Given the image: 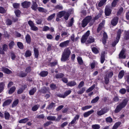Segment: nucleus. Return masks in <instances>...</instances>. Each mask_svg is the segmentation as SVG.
I'll return each mask as SVG.
<instances>
[{"label":"nucleus","instance_id":"nucleus-60","mask_svg":"<svg viewBox=\"0 0 129 129\" xmlns=\"http://www.w3.org/2000/svg\"><path fill=\"white\" fill-rule=\"evenodd\" d=\"M14 45V43L13 41H11L9 44V46L10 49H12Z\"/></svg>","mask_w":129,"mask_h":129},{"label":"nucleus","instance_id":"nucleus-64","mask_svg":"<svg viewBox=\"0 0 129 129\" xmlns=\"http://www.w3.org/2000/svg\"><path fill=\"white\" fill-rule=\"evenodd\" d=\"M106 121L108 122L111 123L112 121V119L110 117H108L106 118Z\"/></svg>","mask_w":129,"mask_h":129},{"label":"nucleus","instance_id":"nucleus-1","mask_svg":"<svg viewBox=\"0 0 129 129\" xmlns=\"http://www.w3.org/2000/svg\"><path fill=\"white\" fill-rule=\"evenodd\" d=\"M71 51L69 48L65 49L62 53L61 60L62 61L65 62L69 59Z\"/></svg>","mask_w":129,"mask_h":129},{"label":"nucleus","instance_id":"nucleus-29","mask_svg":"<svg viewBox=\"0 0 129 129\" xmlns=\"http://www.w3.org/2000/svg\"><path fill=\"white\" fill-rule=\"evenodd\" d=\"M76 82L72 81L69 82L67 84V86H72L76 85Z\"/></svg>","mask_w":129,"mask_h":129},{"label":"nucleus","instance_id":"nucleus-36","mask_svg":"<svg viewBox=\"0 0 129 129\" xmlns=\"http://www.w3.org/2000/svg\"><path fill=\"white\" fill-rule=\"evenodd\" d=\"M16 88L15 86H13L9 90V94H11L14 92L15 89Z\"/></svg>","mask_w":129,"mask_h":129},{"label":"nucleus","instance_id":"nucleus-9","mask_svg":"<svg viewBox=\"0 0 129 129\" xmlns=\"http://www.w3.org/2000/svg\"><path fill=\"white\" fill-rule=\"evenodd\" d=\"M70 42V41L68 40L61 43L59 45V46L62 48L66 47L68 46Z\"/></svg>","mask_w":129,"mask_h":129},{"label":"nucleus","instance_id":"nucleus-31","mask_svg":"<svg viewBox=\"0 0 129 129\" xmlns=\"http://www.w3.org/2000/svg\"><path fill=\"white\" fill-rule=\"evenodd\" d=\"M65 12H66L64 11H62L59 12L57 15L58 17L59 18H61L63 16H64Z\"/></svg>","mask_w":129,"mask_h":129},{"label":"nucleus","instance_id":"nucleus-20","mask_svg":"<svg viewBox=\"0 0 129 129\" xmlns=\"http://www.w3.org/2000/svg\"><path fill=\"white\" fill-rule=\"evenodd\" d=\"M26 41L28 44H30L31 42V39L30 36L28 34H27L25 37Z\"/></svg>","mask_w":129,"mask_h":129},{"label":"nucleus","instance_id":"nucleus-42","mask_svg":"<svg viewBox=\"0 0 129 129\" xmlns=\"http://www.w3.org/2000/svg\"><path fill=\"white\" fill-rule=\"evenodd\" d=\"M5 117V119L7 120L9 119L10 117V115L8 112H5L4 113Z\"/></svg>","mask_w":129,"mask_h":129},{"label":"nucleus","instance_id":"nucleus-15","mask_svg":"<svg viewBox=\"0 0 129 129\" xmlns=\"http://www.w3.org/2000/svg\"><path fill=\"white\" fill-rule=\"evenodd\" d=\"M94 39L92 37L90 36L88 40H87L86 44H90L94 42Z\"/></svg>","mask_w":129,"mask_h":129},{"label":"nucleus","instance_id":"nucleus-30","mask_svg":"<svg viewBox=\"0 0 129 129\" xmlns=\"http://www.w3.org/2000/svg\"><path fill=\"white\" fill-rule=\"evenodd\" d=\"M40 106L38 104L34 105L32 108L31 110L33 111H37L39 108Z\"/></svg>","mask_w":129,"mask_h":129},{"label":"nucleus","instance_id":"nucleus-27","mask_svg":"<svg viewBox=\"0 0 129 129\" xmlns=\"http://www.w3.org/2000/svg\"><path fill=\"white\" fill-rule=\"evenodd\" d=\"M5 86V82H2L0 83V93L3 90Z\"/></svg>","mask_w":129,"mask_h":129},{"label":"nucleus","instance_id":"nucleus-56","mask_svg":"<svg viewBox=\"0 0 129 129\" xmlns=\"http://www.w3.org/2000/svg\"><path fill=\"white\" fill-rule=\"evenodd\" d=\"M126 90L124 88H122L119 90V92L121 94H124L126 93Z\"/></svg>","mask_w":129,"mask_h":129},{"label":"nucleus","instance_id":"nucleus-37","mask_svg":"<svg viewBox=\"0 0 129 129\" xmlns=\"http://www.w3.org/2000/svg\"><path fill=\"white\" fill-rule=\"evenodd\" d=\"M47 118L48 120L55 121L56 120V117L54 116H50L47 117Z\"/></svg>","mask_w":129,"mask_h":129},{"label":"nucleus","instance_id":"nucleus-50","mask_svg":"<svg viewBox=\"0 0 129 129\" xmlns=\"http://www.w3.org/2000/svg\"><path fill=\"white\" fill-rule=\"evenodd\" d=\"M19 102V100L18 99L14 101L12 105V107H14L16 106Z\"/></svg>","mask_w":129,"mask_h":129},{"label":"nucleus","instance_id":"nucleus-40","mask_svg":"<svg viewBox=\"0 0 129 129\" xmlns=\"http://www.w3.org/2000/svg\"><path fill=\"white\" fill-rule=\"evenodd\" d=\"M85 90V87H83L77 92V93L78 94H82L84 93Z\"/></svg>","mask_w":129,"mask_h":129},{"label":"nucleus","instance_id":"nucleus-43","mask_svg":"<svg viewBox=\"0 0 129 129\" xmlns=\"http://www.w3.org/2000/svg\"><path fill=\"white\" fill-rule=\"evenodd\" d=\"M118 1L119 0H114L112 3L111 5L112 7H115Z\"/></svg>","mask_w":129,"mask_h":129},{"label":"nucleus","instance_id":"nucleus-16","mask_svg":"<svg viewBox=\"0 0 129 129\" xmlns=\"http://www.w3.org/2000/svg\"><path fill=\"white\" fill-rule=\"evenodd\" d=\"M27 73L23 72L21 71L19 73H18L17 75L18 76L21 77H24L26 76Z\"/></svg>","mask_w":129,"mask_h":129},{"label":"nucleus","instance_id":"nucleus-39","mask_svg":"<svg viewBox=\"0 0 129 129\" xmlns=\"http://www.w3.org/2000/svg\"><path fill=\"white\" fill-rule=\"evenodd\" d=\"M103 26V23H101L99 24V26L98 28L97 31L98 33L101 31V29H102Z\"/></svg>","mask_w":129,"mask_h":129},{"label":"nucleus","instance_id":"nucleus-17","mask_svg":"<svg viewBox=\"0 0 129 129\" xmlns=\"http://www.w3.org/2000/svg\"><path fill=\"white\" fill-rule=\"evenodd\" d=\"M124 51L123 50H122L119 54V58H125V56L124 54Z\"/></svg>","mask_w":129,"mask_h":129},{"label":"nucleus","instance_id":"nucleus-48","mask_svg":"<svg viewBox=\"0 0 129 129\" xmlns=\"http://www.w3.org/2000/svg\"><path fill=\"white\" fill-rule=\"evenodd\" d=\"M92 107L91 106H86L82 107L81 110L83 111H84L88 109H89Z\"/></svg>","mask_w":129,"mask_h":129},{"label":"nucleus","instance_id":"nucleus-58","mask_svg":"<svg viewBox=\"0 0 129 129\" xmlns=\"http://www.w3.org/2000/svg\"><path fill=\"white\" fill-rule=\"evenodd\" d=\"M84 82L83 81H81L79 84L78 87L79 89L83 87L84 84Z\"/></svg>","mask_w":129,"mask_h":129},{"label":"nucleus","instance_id":"nucleus-21","mask_svg":"<svg viewBox=\"0 0 129 129\" xmlns=\"http://www.w3.org/2000/svg\"><path fill=\"white\" fill-rule=\"evenodd\" d=\"M38 5L35 2H33V4L31 7V8L35 11H36L38 9Z\"/></svg>","mask_w":129,"mask_h":129},{"label":"nucleus","instance_id":"nucleus-41","mask_svg":"<svg viewBox=\"0 0 129 129\" xmlns=\"http://www.w3.org/2000/svg\"><path fill=\"white\" fill-rule=\"evenodd\" d=\"M77 59L78 63L80 65H82L83 64V62L82 58L80 57H78L77 58Z\"/></svg>","mask_w":129,"mask_h":129},{"label":"nucleus","instance_id":"nucleus-47","mask_svg":"<svg viewBox=\"0 0 129 129\" xmlns=\"http://www.w3.org/2000/svg\"><path fill=\"white\" fill-rule=\"evenodd\" d=\"M124 39L126 40L129 39V32L128 31H125V35L124 37Z\"/></svg>","mask_w":129,"mask_h":129},{"label":"nucleus","instance_id":"nucleus-61","mask_svg":"<svg viewBox=\"0 0 129 129\" xmlns=\"http://www.w3.org/2000/svg\"><path fill=\"white\" fill-rule=\"evenodd\" d=\"M64 18L66 20H67L68 19V18L70 16V15L68 13L66 12L65 13V14H64Z\"/></svg>","mask_w":129,"mask_h":129},{"label":"nucleus","instance_id":"nucleus-19","mask_svg":"<svg viewBox=\"0 0 129 129\" xmlns=\"http://www.w3.org/2000/svg\"><path fill=\"white\" fill-rule=\"evenodd\" d=\"M37 90L36 88L35 87L33 88L29 91V94L30 95H33Z\"/></svg>","mask_w":129,"mask_h":129},{"label":"nucleus","instance_id":"nucleus-18","mask_svg":"<svg viewBox=\"0 0 129 129\" xmlns=\"http://www.w3.org/2000/svg\"><path fill=\"white\" fill-rule=\"evenodd\" d=\"M12 100L11 99H8L5 101L3 104V106H5L9 105L11 102Z\"/></svg>","mask_w":129,"mask_h":129},{"label":"nucleus","instance_id":"nucleus-10","mask_svg":"<svg viewBox=\"0 0 129 129\" xmlns=\"http://www.w3.org/2000/svg\"><path fill=\"white\" fill-rule=\"evenodd\" d=\"M118 18L116 17L114 18L111 21V24L113 26H115L118 22Z\"/></svg>","mask_w":129,"mask_h":129},{"label":"nucleus","instance_id":"nucleus-54","mask_svg":"<svg viewBox=\"0 0 129 129\" xmlns=\"http://www.w3.org/2000/svg\"><path fill=\"white\" fill-rule=\"evenodd\" d=\"M96 63V62L94 61H93L90 64L91 69H93L94 68Z\"/></svg>","mask_w":129,"mask_h":129},{"label":"nucleus","instance_id":"nucleus-45","mask_svg":"<svg viewBox=\"0 0 129 129\" xmlns=\"http://www.w3.org/2000/svg\"><path fill=\"white\" fill-rule=\"evenodd\" d=\"M99 99V96H96L92 100L91 103L92 104L95 103L98 101Z\"/></svg>","mask_w":129,"mask_h":129},{"label":"nucleus","instance_id":"nucleus-44","mask_svg":"<svg viewBox=\"0 0 129 129\" xmlns=\"http://www.w3.org/2000/svg\"><path fill=\"white\" fill-rule=\"evenodd\" d=\"M74 20L73 18H72L69 22L68 23L67 26L68 27L71 26L74 22Z\"/></svg>","mask_w":129,"mask_h":129},{"label":"nucleus","instance_id":"nucleus-52","mask_svg":"<svg viewBox=\"0 0 129 129\" xmlns=\"http://www.w3.org/2000/svg\"><path fill=\"white\" fill-rule=\"evenodd\" d=\"M55 14L53 13L49 16L47 18V20L48 21H50L52 20L55 16Z\"/></svg>","mask_w":129,"mask_h":129},{"label":"nucleus","instance_id":"nucleus-38","mask_svg":"<svg viewBox=\"0 0 129 129\" xmlns=\"http://www.w3.org/2000/svg\"><path fill=\"white\" fill-rule=\"evenodd\" d=\"M107 0H101L100 1L98 4L99 7L102 6L106 2Z\"/></svg>","mask_w":129,"mask_h":129},{"label":"nucleus","instance_id":"nucleus-3","mask_svg":"<svg viewBox=\"0 0 129 129\" xmlns=\"http://www.w3.org/2000/svg\"><path fill=\"white\" fill-rule=\"evenodd\" d=\"M92 17L90 16H88L85 17L81 22V23H79V25L81 24L82 27L84 28L85 27L88 23L91 20Z\"/></svg>","mask_w":129,"mask_h":129},{"label":"nucleus","instance_id":"nucleus-22","mask_svg":"<svg viewBox=\"0 0 129 129\" xmlns=\"http://www.w3.org/2000/svg\"><path fill=\"white\" fill-rule=\"evenodd\" d=\"M38 9L39 11L42 13H46L47 11V9L41 7H38Z\"/></svg>","mask_w":129,"mask_h":129},{"label":"nucleus","instance_id":"nucleus-34","mask_svg":"<svg viewBox=\"0 0 129 129\" xmlns=\"http://www.w3.org/2000/svg\"><path fill=\"white\" fill-rule=\"evenodd\" d=\"M34 51L35 57L36 58H38L39 55V51L38 49L36 48H34Z\"/></svg>","mask_w":129,"mask_h":129},{"label":"nucleus","instance_id":"nucleus-59","mask_svg":"<svg viewBox=\"0 0 129 129\" xmlns=\"http://www.w3.org/2000/svg\"><path fill=\"white\" fill-rule=\"evenodd\" d=\"M50 87L51 89L52 90L55 89L57 88L56 85L53 83L51 84L50 85Z\"/></svg>","mask_w":129,"mask_h":129},{"label":"nucleus","instance_id":"nucleus-13","mask_svg":"<svg viewBox=\"0 0 129 129\" xmlns=\"http://www.w3.org/2000/svg\"><path fill=\"white\" fill-rule=\"evenodd\" d=\"M94 111L93 110H91L87 112L84 113L83 114V116L84 117H86L89 116L92 113H93Z\"/></svg>","mask_w":129,"mask_h":129},{"label":"nucleus","instance_id":"nucleus-35","mask_svg":"<svg viewBox=\"0 0 129 129\" xmlns=\"http://www.w3.org/2000/svg\"><path fill=\"white\" fill-rule=\"evenodd\" d=\"M105 56L104 53H102L101 57V62L102 63L104 62L105 60Z\"/></svg>","mask_w":129,"mask_h":129},{"label":"nucleus","instance_id":"nucleus-12","mask_svg":"<svg viewBox=\"0 0 129 129\" xmlns=\"http://www.w3.org/2000/svg\"><path fill=\"white\" fill-rule=\"evenodd\" d=\"M30 3L29 2L25 1L22 3V6L24 8H27L30 5Z\"/></svg>","mask_w":129,"mask_h":129},{"label":"nucleus","instance_id":"nucleus-46","mask_svg":"<svg viewBox=\"0 0 129 129\" xmlns=\"http://www.w3.org/2000/svg\"><path fill=\"white\" fill-rule=\"evenodd\" d=\"M95 84L93 85L92 86L90 87L86 91L87 92H89L92 90L95 87Z\"/></svg>","mask_w":129,"mask_h":129},{"label":"nucleus","instance_id":"nucleus-25","mask_svg":"<svg viewBox=\"0 0 129 129\" xmlns=\"http://www.w3.org/2000/svg\"><path fill=\"white\" fill-rule=\"evenodd\" d=\"M124 72V70H122L120 71L118 75V77L119 79H121L123 77Z\"/></svg>","mask_w":129,"mask_h":129},{"label":"nucleus","instance_id":"nucleus-2","mask_svg":"<svg viewBox=\"0 0 129 129\" xmlns=\"http://www.w3.org/2000/svg\"><path fill=\"white\" fill-rule=\"evenodd\" d=\"M128 101V100L127 99L123 100L122 102L117 106L115 110V112L116 113L119 112L122 108L126 106Z\"/></svg>","mask_w":129,"mask_h":129},{"label":"nucleus","instance_id":"nucleus-26","mask_svg":"<svg viewBox=\"0 0 129 129\" xmlns=\"http://www.w3.org/2000/svg\"><path fill=\"white\" fill-rule=\"evenodd\" d=\"M31 55V52L30 51L27 50L26 51L25 53V56L26 57L30 56Z\"/></svg>","mask_w":129,"mask_h":129},{"label":"nucleus","instance_id":"nucleus-55","mask_svg":"<svg viewBox=\"0 0 129 129\" xmlns=\"http://www.w3.org/2000/svg\"><path fill=\"white\" fill-rule=\"evenodd\" d=\"M26 87H25V88L26 87V86H25ZM25 88L23 89V88H20L17 91V93L18 94H20L22 92H23L25 89Z\"/></svg>","mask_w":129,"mask_h":129},{"label":"nucleus","instance_id":"nucleus-51","mask_svg":"<svg viewBox=\"0 0 129 129\" xmlns=\"http://www.w3.org/2000/svg\"><path fill=\"white\" fill-rule=\"evenodd\" d=\"M92 127L93 129H99L100 127V125L98 124L93 125Z\"/></svg>","mask_w":129,"mask_h":129},{"label":"nucleus","instance_id":"nucleus-4","mask_svg":"<svg viewBox=\"0 0 129 129\" xmlns=\"http://www.w3.org/2000/svg\"><path fill=\"white\" fill-rule=\"evenodd\" d=\"M123 30L121 29H119L117 33V36L116 37V40H115L112 44L113 46H115L119 42L120 37V35L122 33Z\"/></svg>","mask_w":129,"mask_h":129},{"label":"nucleus","instance_id":"nucleus-6","mask_svg":"<svg viewBox=\"0 0 129 129\" xmlns=\"http://www.w3.org/2000/svg\"><path fill=\"white\" fill-rule=\"evenodd\" d=\"M28 24L30 27L31 30L35 31L38 30V28L35 25L34 23L32 21L29 20L28 22Z\"/></svg>","mask_w":129,"mask_h":129},{"label":"nucleus","instance_id":"nucleus-28","mask_svg":"<svg viewBox=\"0 0 129 129\" xmlns=\"http://www.w3.org/2000/svg\"><path fill=\"white\" fill-rule=\"evenodd\" d=\"M111 10L108 8H106L105 10V14L107 16H109L111 13Z\"/></svg>","mask_w":129,"mask_h":129},{"label":"nucleus","instance_id":"nucleus-32","mask_svg":"<svg viewBox=\"0 0 129 129\" xmlns=\"http://www.w3.org/2000/svg\"><path fill=\"white\" fill-rule=\"evenodd\" d=\"M28 120L29 119L28 118H25L20 120L19 121V122L20 123H25L27 122Z\"/></svg>","mask_w":129,"mask_h":129},{"label":"nucleus","instance_id":"nucleus-24","mask_svg":"<svg viewBox=\"0 0 129 129\" xmlns=\"http://www.w3.org/2000/svg\"><path fill=\"white\" fill-rule=\"evenodd\" d=\"M55 106V103L53 102H52L50 103L47 107V109H50L52 108H54Z\"/></svg>","mask_w":129,"mask_h":129},{"label":"nucleus","instance_id":"nucleus-14","mask_svg":"<svg viewBox=\"0 0 129 129\" xmlns=\"http://www.w3.org/2000/svg\"><path fill=\"white\" fill-rule=\"evenodd\" d=\"M49 88L48 87H44L42 88L40 90V92L43 93H46L48 91H49Z\"/></svg>","mask_w":129,"mask_h":129},{"label":"nucleus","instance_id":"nucleus-33","mask_svg":"<svg viewBox=\"0 0 129 129\" xmlns=\"http://www.w3.org/2000/svg\"><path fill=\"white\" fill-rule=\"evenodd\" d=\"M64 76L63 74L60 73L59 74H56L55 75V77L57 79L60 78H62Z\"/></svg>","mask_w":129,"mask_h":129},{"label":"nucleus","instance_id":"nucleus-53","mask_svg":"<svg viewBox=\"0 0 129 129\" xmlns=\"http://www.w3.org/2000/svg\"><path fill=\"white\" fill-rule=\"evenodd\" d=\"M17 45L18 47L21 49H23V46L22 43L20 42H18L17 43Z\"/></svg>","mask_w":129,"mask_h":129},{"label":"nucleus","instance_id":"nucleus-62","mask_svg":"<svg viewBox=\"0 0 129 129\" xmlns=\"http://www.w3.org/2000/svg\"><path fill=\"white\" fill-rule=\"evenodd\" d=\"M92 50V51L95 54L98 53L99 52V51L95 47H93Z\"/></svg>","mask_w":129,"mask_h":129},{"label":"nucleus","instance_id":"nucleus-49","mask_svg":"<svg viewBox=\"0 0 129 129\" xmlns=\"http://www.w3.org/2000/svg\"><path fill=\"white\" fill-rule=\"evenodd\" d=\"M121 124L120 122H117L113 126L112 129H116Z\"/></svg>","mask_w":129,"mask_h":129},{"label":"nucleus","instance_id":"nucleus-63","mask_svg":"<svg viewBox=\"0 0 129 129\" xmlns=\"http://www.w3.org/2000/svg\"><path fill=\"white\" fill-rule=\"evenodd\" d=\"M123 11V9L122 7H121L120 8L117 12V15H120L122 12Z\"/></svg>","mask_w":129,"mask_h":129},{"label":"nucleus","instance_id":"nucleus-8","mask_svg":"<svg viewBox=\"0 0 129 129\" xmlns=\"http://www.w3.org/2000/svg\"><path fill=\"white\" fill-rule=\"evenodd\" d=\"M108 111L107 108L106 107L98 111L97 112V114L99 116H101L104 114Z\"/></svg>","mask_w":129,"mask_h":129},{"label":"nucleus","instance_id":"nucleus-23","mask_svg":"<svg viewBox=\"0 0 129 129\" xmlns=\"http://www.w3.org/2000/svg\"><path fill=\"white\" fill-rule=\"evenodd\" d=\"M48 74V72L47 71H43L41 72L40 73V75L42 77L46 76Z\"/></svg>","mask_w":129,"mask_h":129},{"label":"nucleus","instance_id":"nucleus-7","mask_svg":"<svg viewBox=\"0 0 129 129\" xmlns=\"http://www.w3.org/2000/svg\"><path fill=\"white\" fill-rule=\"evenodd\" d=\"M90 35V31H87L81 39V42L82 43H85Z\"/></svg>","mask_w":129,"mask_h":129},{"label":"nucleus","instance_id":"nucleus-5","mask_svg":"<svg viewBox=\"0 0 129 129\" xmlns=\"http://www.w3.org/2000/svg\"><path fill=\"white\" fill-rule=\"evenodd\" d=\"M28 24L30 27L31 30L35 31L38 30V28L35 25L34 23L32 21L29 20L28 22Z\"/></svg>","mask_w":129,"mask_h":129},{"label":"nucleus","instance_id":"nucleus-11","mask_svg":"<svg viewBox=\"0 0 129 129\" xmlns=\"http://www.w3.org/2000/svg\"><path fill=\"white\" fill-rule=\"evenodd\" d=\"M1 70L4 72L8 74H10L12 73V71L4 67L2 68Z\"/></svg>","mask_w":129,"mask_h":129},{"label":"nucleus","instance_id":"nucleus-57","mask_svg":"<svg viewBox=\"0 0 129 129\" xmlns=\"http://www.w3.org/2000/svg\"><path fill=\"white\" fill-rule=\"evenodd\" d=\"M71 92L72 91L70 90H67L65 91L64 93L65 97H66L67 96L70 94Z\"/></svg>","mask_w":129,"mask_h":129}]
</instances>
